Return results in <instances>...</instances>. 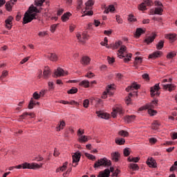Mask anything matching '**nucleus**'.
<instances>
[{
    "mask_svg": "<svg viewBox=\"0 0 177 177\" xmlns=\"http://www.w3.org/2000/svg\"><path fill=\"white\" fill-rule=\"evenodd\" d=\"M37 13H41V10H38L37 7L30 6L28 12L24 14V17L23 18L24 24L31 23L34 19H37Z\"/></svg>",
    "mask_w": 177,
    "mask_h": 177,
    "instance_id": "1",
    "label": "nucleus"
},
{
    "mask_svg": "<svg viewBox=\"0 0 177 177\" xmlns=\"http://www.w3.org/2000/svg\"><path fill=\"white\" fill-rule=\"evenodd\" d=\"M118 57H120V59L124 57V63H128V62H131L132 54H127V47L125 46H122L120 50H118Z\"/></svg>",
    "mask_w": 177,
    "mask_h": 177,
    "instance_id": "2",
    "label": "nucleus"
},
{
    "mask_svg": "<svg viewBox=\"0 0 177 177\" xmlns=\"http://www.w3.org/2000/svg\"><path fill=\"white\" fill-rule=\"evenodd\" d=\"M42 163L38 165L37 163L24 162L21 165L15 166V168H17V169H21V168L22 169H37V168H42Z\"/></svg>",
    "mask_w": 177,
    "mask_h": 177,
    "instance_id": "3",
    "label": "nucleus"
},
{
    "mask_svg": "<svg viewBox=\"0 0 177 177\" xmlns=\"http://www.w3.org/2000/svg\"><path fill=\"white\" fill-rule=\"evenodd\" d=\"M111 165V160L107 159L106 158H103L98 159L93 165V168L95 169L97 168H100V167H110Z\"/></svg>",
    "mask_w": 177,
    "mask_h": 177,
    "instance_id": "4",
    "label": "nucleus"
},
{
    "mask_svg": "<svg viewBox=\"0 0 177 177\" xmlns=\"http://www.w3.org/2000/svg\"><path fill=\"white\" fill-rule=\"evenodd\" d=\"M158 103V101L155 100L146 106L147 109H148L149 114H150L151 115H156V114H157V111L153 109H154L155 106H157Z\"/></svg>",
    "mask_w": 177,
    "mask_h": 177,
    "instance_id": "5",
    "label": "nucleus"
},
{
    "mask_svg": "<svg viewBox=\"0 0 177 177\" xmlns=\"http://www.w3.org/2000/svg\"><path fill=\"white\" fill-rule=\"evenodd\" d=\"M160 91V84H156L154 85V86L151 87V95L152 97L160 96V91Z\"/></svg>",
    "mask_w": 177,
    "mask_h": 177,
    "instance_id": "6",
    "label": "nucleus"
},
{
    "mask_svg": "<svg viewBox=\"0 0 177 177\" xmlns=\"http://www.w3.org/2000/svg\"><path fill=\"white\" fill-rule=\"evenodd\" d=\"M54 75L57 78V77H64L65 75H68V72L63 70V68L59 67L55 70Z\"/></svg>",
    "mask_w": 177,
    "mask_h": 177,
    "instance_id": "7",
    "label": "nucleus"
},
{
    "mask_svg": "<svg viewBox=\"0 0 177 177\" xmlns=\"http://www.w3.org/2000/svg\"><path fill=\"white\" fill-rule=\"evenodd\" d=\"M73 167H77L80 160H81V153L80 152L75 153L73 156Z\"/></svg>",
    "mask_w": 177,
    "mask_h": 177,
    "instance_id": "8",
    "label": "nucleus"
},
{
    "mask_svg": "<svg viewBox=\"0 0 177 177\" xmlns=\"http://www.w3.org/2000/svg\"><path fill=\"white\" fill-rule=\"evenodd\" d=\"M144 3L140 5V10H146V5L147 6H151L153 5V1L151 0H143Z\"/></svg>",
    "mask_w": 177,
    "mask_h": 177,
    "instance_id": "9",
    "label": "nucleus"
},
{
    "mask_svg": "<svg viewBox=\"0 0 177 177\" xmlns=\"http://www.w3.org/2000/svg\"><path fill=\"white\" fill-rule=\"evenodd\" d=\"M77 39L80 41V42H82L84 44V42H85V41H86V39H88V35H86V33H83L82 35L80 33H77L76 35Z\"/></svg>",
    "mask_w": 177,
    "mask_h": 177,
    "instance_id": "10",
    "label": "nucleus"
},
{
    "mask_svg": "<svg viewBox=\"0 0 177 177\" xmlns=\"http://www.w3.org/2000/svg\"><path fill=\"white\" fill-rule=\"evenodd\" d=\"M157 37V35L155 32H152L151 36H148L145 39V42L147 44V45H149V44H151L154 39H156V37Z\"/></svg>",
    "mask_w": 177,
    "mask_h": 177,
    "instance_id": "11",
    "label": "nucleus"
},
{
    "mask_svg": "<svg viewBox=\"0 0 177 177\" xmlns=\"http://www.w3.org/2000/svg\"><path fill=\"white\" fill-rule=\"evenodd\" d=\"M124 114V111H122V108L121 106L117 107L115 109H113L112 112L113 118H115L117 117V113Z\"/></svg>",
    "mask_w": 177,
    "mask_h": 177,
    "instance_id": "12",
    "label": "nucleus"
},
{
    "mask_svg": "<svg viewBox=\"0 0 177 177\" xmlns=\"http://www.w3.org/2000/svg\"><path fill=\"white\" fill-rule=\"evenodd\" d=\"M110 176V169H105L104 171L99 172L97 177H109Z\"/></svg>",
    "mask_w": 177,
    "mask_h": 177,
    "instance_id": "13",
    "label": "nucleus"
},
{
    "mask_svg": "<svg viewBox=\"0 0 177 177\" xmlns=\"http://www.w3.org/2000/svg\"><path fill=\"white\" fill-rule=\"evenodd\" d=\"M80 63L83 66H88L89 64V63H91V59L88 56H84V57H82Z\"/></svg>",
    "mask_w": 177,
    "mask_h": 177,
    "instance_id": "14",
    "label": "nucleus"
},
{
    "mask_svg": "<svg viewBox=\"0 0 177 177\" xmlns=\"http://www.w3.org/2000/svg\"><path fill=\"white\" fill-rule=\"evenodd\" d=\"M162 55V52L156 51L149 55V59H157V57H161Z\"/></svg>",
    "mask_w": 177,
    "mask_h": 177,
    "instance_id": "15",
    "label": "nucleus"
},
{
    "mask_svg": "<svg viewBox=\"0 0 177 177\" xmlns=\"http://www.w3.org/2000/svg\"><path fill=\"white\" fill-rule=\"evenodd\" d=\"M27 115H30L31 118H34V117H35V115L34 113H28L27 112H25L19 116L18 121H21V120H26V118H27Z\"/></svg>",
    "mask_w": 177,
    "mask_h": 177,
    "instance_id": "16",
    "label": "nucleus"
},
{
    "mask_svg": "<svg viewBox=\"0 0 177 177\" xmlns=\"http://www.w3.org/2000/svg\"><path fill=\"white\" fill-rule=\"evenodd\" d=\"M17 0H10V1H8L6 3V8L8 12H10L12 10V6L15 5V2H17Z\"/></svg>",
    "mask_w": 177,
    "mask_h": 177,
    "instance_id": "17",
    "label": "nucleus"
},
{
    "mask_svg": "<svg viewBox=\"0 0 177 177\" xmlns=\"http://www.w3.org/2000/svg\"><path fill=\"white\" fill-rule=\"evenodd\" d=\"M13 20V17L10 16L8 17V19L6 20V27L10 30L12 28V21Z\"/></svg>",
    "mask_w": 177,
    "mask_h": 177,
    "instance_id": "18",
    "label": "nucleus"
},
{
    "mask_svg": "<svg viewBox=\"0 0 177 177\" xmlns=\"http://www.w3.org/2000/svg\"><path fill=\"white\" fill-rule=\"evenodd\" d=\"M120 154L119 153V152H113L111 153V158L113 160V161H115V162H118L119 158H120Z\"/></svg>",
    "mask_w": 177,
    "mask_h": 177,
    "instance_id": "19",
    "label": "nucleus"
},
{
    "mask_svg": "<svg viewBox=\"0 0 177 177\" xmlns=\"http://www.w3.org/2000/svg\"><path fill=\"white\" fill-rule=\"evenodd\" d=\"M162 88L163 89H165L166 91H169V92L174 91V89H175V86H174V84H163L162 85Z\"/></svg>",
    "mask_w": 177,
    "mask_h": 177,
    "instance_id": "20",
    "label": "nucleus"
},
{
    "mask_svg": "<svg viewBox=\"0 0 177 177\" xmlns=\"http://www.w3.org/2000/svg\"><path fill=\"white\" fill-rule=\"evenodd\" d=\"M147 165H149V167H151L152 168H156V167H157V163L156 162V160L153 158L149 159L147 161Z\"/></svg>",
    "mask_w": 177,
    "mask_h": 177,
    "instance_id": "21",
    "label": "nucleus"
},
{
    "mask_svg": "<svg viewBox=\"0 0 177 177\" xmlns=\"http://www.w3.org/2000/svg\"><path fill=\"white\" fill-rule=\"evenodd\" d=\"M96 113L100 118H104V120H109V118H110V115L107 113H102L100 111H97Z\"/></svg>",
    "mask_w": 177,
    "mask_h": 177,
    "instance_id": "22",
    "label": "nucleus"
},
{
    "mask_svg": "<svg viewBox=\"0 0 177 177\" xmlns=\"http://www.w3.org/2000/svg\"><path fill=\"white\" fill-rule=\"evenodd\" d=\"M44 78H49V75H50V69L49 67L46 66L44 72H43Z\"/></svg>",
    "mask_w": 177,
    "mask_h": 177,
    "instance_id": "23",
    "label": "nucleus"
},
{
    "mask_svg": "<svg viewBox=\"0 0 177 177\" xmlns=\"http://www.w3.org/2000/svg\"><path fill=\"white\" fill-rule=\"evenodd\" d=\"M140 88V86L137 84L136 83H133L131 86H128L127 88H126V91L127 92H129V91L131 90H133V89H139Z\"/></svg>",
    "mask_w": 177,
    "mask_h": 177,
    "instance_id": "24",
    "label": "nucleus"
},
{
    "mask_svg": "<svg viewBox=\"0 0 177 177\" xmlns=\"http://www.w3.org/2000/svg\"><path fill=\"white\" fill-rule=\"evenodd\" d=\"M86 10H89L93 5H95V0H88L86 3Z\"/></svg>",
    "mask_w": 177,
    "mask_h": 177,
    "instance_id": "25",
    "label": "nucleus"
},
{
    "mask_svg": "<svg viewBox=\"0 0 177 177\" xmlns=\"http://www.w3.org/2000/svg\"><path fill=\"white\" fill-rule=\"evenodd\" d=\"M166 38L169 39V41H171V42H174V41H176V34H168L167 35Z\"/></svg>",
    "mask_w": 177,
    "mask_h": 177,
    "instance_id": "26",
    "label": "nucleus"
},
{
    "mask_svg": "<svg viewBox=\"0 0 177 177\" xmlns=\"http://www.w3.org/2000/svg\"><path fill=\"white\" fill-rule=\"evenodd\" d=\"M135 118H136V115H127L124 118L125 121H127V122H132V121H133L135 120Z\"/></svg>",
    "mask_w": 177,
    "mask_h": 177,
    "instance_id": "27",
    "label": "nucleus"
},
{
    "mask_svg": "<svg viewBox=\"0 0 177 177\" xmlns=\"http://www.w3.org/2000/svg\"><path fill=\"white\" fill-rule=\"evenodd\" d=\"M48 57L51 62H57V55L55 53H50Z\"/></svg>",
    "mask_w": 177,
    "mask_h": 177,
    "instance_id": "28",
    "label": "nucleus"
},
{
    "mask_svg": "<svg viewBox=\"0 0 177 177\" xmlns=\"http://www.w3.org/2000/svg\"><path fill=\"white\" fill-rule=\"evenodd\" d=\"M115 144L119 145H122L125 144V139L118 138L115 140Z\"/></svg>",
    "mask_w": 177,
    "mask_h": 177,
    "instance_id": "29",
    "label": "nucleus"
},
{
    "mask_svg": "<svg viewBox=\"0 0 177 177\" xmlns=\"http://www.w3.org/2000/svg\"><path fill=\"white\" fill-rule=\"evenodd\" d=\"M163 11L164 10H162V7H156L155 8V10H154V15H162Z\"/></svg>",
    "mask_w": 177,
    "mask_h": 177,
    "instance_id": "30",
    "label": "nucleus"
},
{
    "mask_svg": "<svg viewBox=\"0 0 177 177\" xmlns=\"http://www.w3.org/2000/svg\"><path fill=\"white\" fill-rule=\"evenodd\" d=\"M78 140L80 143H85V142H88V136H80Z\"/></svg>",
    "mask_w": 177,
    "mask_h": 177,
    "instance_id": "31",
    "label": "nucleus"
},
{
    "mask_svg": "<svg viewBox=\"0 0 177 177\" xmlns=\"http://www.w3.org/2000/svg\"><path fill=\"white\" fill-rule=\"evenodd\" d=\"M71 16V14L70 12H66L64 14L62 17V21H67L70 19V17Z\"/></svg>",
    "mask_w": 177,
    "mask_h": 177,
    "instance_id": "32",
    "label": "nucleus"
},
{
    "mask_svg": "<svg viewBox=\"0 0 177 177\" xmlns=\"http://www.w3.org/2000/svg\"><path fill=\"white\" fill-rule=\"evenodd\" d=\"M114 10H115V8L113 6V5H110L107 9H106L104 11V13H109V12H114Z\"/></svg>",
    "mask_w": 177,
    "mask_h": 177,
    "instance_id": "33",
    "label": "nucleus"
},
{
    "mask_svg": "<svg viewBox=\"0 0 177 177\" xmlns=\"http://www.w3.org/2000/svg\"><path fill=\"white\" fill-rule=\"evenodd\" d=\"M66 127V122L64 121H61L57 127V131H59L61 129H63Z\"/></svg>",
    "mask_w": 177,
    "mask_h": 177,
    "instance_id": "34",
    "label": "nucleus"
},
{
    "mask_svg": "<svg viewBox=\"0 0 177 177\" xmlns=\"http://www.w3.org/2000/svg\"><path fill=\"white\" fill-rule=\"evenodd\" d=\"M160 127V122L155 120L152 124L151 128L152 129H158V127Z\"/></svg>",
    "mask_w": 177,
    "mask_h": 177,
    "instance_id": "35",
    "label": "nucleus"
},
{
    "mask_svg": "<svg viewBox=\"0 0 177 177\" xmlns=\"http://www.w3.org/2000/svg\"><path fill=\"white\" fill-rule=\"evenodd\" d=\"M164 48V40H160L156 45V48L158 50H161Z\"/></svg>",
    "mask_w": 177,
    "mask_h": 177,
    "instance_id": "36",
    "label": "nucleus"
},
{
    "mask_svg": "<svg viewBox=\"0 0 177 177\" xmlns=\"http://www.w3.org/2000/svg\"><path fill=\"white\" fill-rule=\"evenodd\" d=\"M80 86H84V88H88L89 86V81L83 80L80 83Z\"/></svg>",
    "mask_w": 177,
    "mask_h": 177,
    "instance_id": "37",
    "label": "nucleus"
},
{
    "mask_svg": "<svg viewBox=\"0 0 177 177\" xmlns=\"http://www.w3.org/2000/svg\"><path fill=\"white\" fill-rule=\"evenodd\" d=\"M143 32H145L143 29L138 28L136 29V37H138V38H139V37H140V35H142V34H143Z\"/></svg>",
    "mask_w": 177,
    "mask_h": 177,
    "instance_id": "38",
    "label": "nucleus"
},
{
    "mask_svg": "<svg viewBox=\"0 0 177 177\" xmlns=\"http://www.w3.org/2000/svg\"><path fill=\"white\" fill-rule=\"evenodd\" d=\"M122 45V41H119L116 42L115 44L112 45V49H118L120 46Z\"/></svg>",
    "mask_w": 177,
    "mask_h": 177,
    "instance_id": "39",
    "label": "nucleus"
},
{
    "mask_svg": "<svg viewBox=\"0 0 177 177\" xmlns=\"http://www.w3.org/2000/svg\"><path fill=\"white\" fill-rule=\"evenodd\" d=\"M128 161H129V162H138L139 161V158L138 157L133 158V157L129 156L128 158Z\"/></svg>",
    "mask_w": 177,
    "mask_h": 177,
    "instance_id": "40",
    "label": "nucleus"
},
{
    "mask_svg": "<svg viewBox=\"0 0 177 177\" xmlns=\"http://www.w3.org/2000/svg\"><path fill=\"white\" fill-rule=\"evenodd\" d=\"M77 92H78V88L73 87L71 89L67 91V93H68L69 95H73V93H77Z\"/></svg>",
    "mask_w": 177,
    "mask_h": 177,
    "instance_id": "41",
    "label": "nucleus"
},
{
    "mask_svg": "<svg viewBox=\"0 0 177 177\" xmlns=\"http://www.w3.org/2000/svg\"><path fill=\"white\" fill-rule=\"evenodd\" d=\"M176 56V52L175 51H171L167 55V59H172L173 57H175Z\"/></svg>",
    "mask_w": 177,
    "mask_h": 177,
    "instance_id": "42",
    "label": "nucleus"
},
{
    "mask_svg": "<svg viewBox=\"0 0 177 177\" xmlns=\"http://www.w3.org/2000/svg\"><path fill=\"white\" fill-rule=\"evenodd\" d=\"M118 135H120V136L127 137L129 136V133L124 130H122L118 132Z\"/></svg>",
    "mask_w": 177,
    "mask_h": 177,
    "instance_id": "43",
    "label": "nucleus"
},
{
    "mask_svg": "<svg viewBox=\"0 0 177 177\" xmlns=\"http://www.w3.org/2000/svg\"><path fill=\"white\" fill-rule=\"evenodd\" d=\"M35 104H37V102L34 101V100L31 99V100L30 101V103L28 104V109H34V106H35Z\"/></svg>",
    "mask_w": 177,
    "mask_h": 177,
    "instance_id": "44",
    "label": "nucleus"
},
{
    "mask_svg": "<svg viewBox=\"0 0 177 177\" xmlns=\"http://www.w3.org/2000/svg\"><path fill=\"white\" fill-rule=\"evenodd\" d=\"M9 73L8 72V71H3L2 72V75L0 77V80L1 81H3V79L5 78V77H8Z\"/></svg>",
    "mask_w": 177,
    "mask_h": 177,
    "instance_id": "45",
    "label": "nucleus"
},
{
    "mask_svg": "<svg viewBox=\"0 0 177 177\" xmlns=\"http://www.w3.org/2000/svg\"><path fill=\"white\" fill-rule=\"evenodd\" d=\"M130 168L133 169V171H138L139 169V166L137 164L131 163L130 164Z\"/></svg>",
    "mask_w": 177,
    "mask_h": 177,
    "instance_id": "46",
    "label": "nucleus"
},
{
    "mask_svg": "<svg viewBox=\"0 0 177 177\" xmlns=\"http://www.w3.org/2000/svg\"><path fill=\"white\" fill-rule=\"evenodd\" d=\"M132 96H133V94H132V93H130L129 94V96L127 97V98L126 99V104L127 105L131 104V97H132Z\"/></svg>",
    "mask_w": 177,
    "mask_h": 177,
    "instance_id": "47",
    "label": "nucleus"
},
{
    "mask_svg": "<svg viewBox=\"0 0 177 177\" xmlns=\"http://www.w3.org/2000/svg\"><path fill=\"white\" fill-rule=\"evenodd\" d=\"M123 153H124V156H125V157H128V156H129L131 154L129 148H125L123 151Z\"/></svg>",
    "mask_w": 177,
    "mask_h": 177,
    "instance_id": "48",
    "label": "nucleus"
},
{
    "mask_svg": "<svg viewBox=\"0 0 177 177\" xmlns=\"http://www.w3.org/2000/svg\"><path fill=\"white\" fill-rule=\"evenodd\" d=\"M45 2V0H37L35 1L36 6H42V4Z\"/></svg>",
    "mask_w": 177,
    "mask_h": 177,
    "instance_id": "49",
    "label": "nucleus"
},
{
    "mask_svg": "<svg viewBox=\"0 0 177 177\" xmlns=\"http://www.w3.org/2000/svg\"><path fill=\"white\" fill-rule=\"evenodd\" d=\"M83 5V1L82 0H77V9L80 10V9H82Z\"/></svg>",
    "mask_w": 177,
    "mask_h": 177,
    "instance_id": "50",
    "label": "nucleus"
},
{
    "mask_svg": "<svg viewBox=\"0 0 177 177\" xmlns=\"http://www.w3.org/2000/svg\"><path fill=\"white\" fill-rule=\"evenodd\" d=\"M86 157L88 158V160H96V156L91 154V153H86Z\"/></svg>",
    "mask_w": 177,
    "mask_h": 177,
    "instance_id": "51",
    "label": "nucleus"
},
{
    "mask_svg": "<svg viewBox=\"0 0 177 177\" xmlns=\"http://www.w3.org/2000/svg\"><path fill=\"white\" fill-rule=\"evenodd\" d=\"M111 89H113V87L110 85L108 86V87L106 88V93L108 95H113V92L110 91H111Z\"/></svg>",
    "mask_w": 177,
    "mask_h": 177,
    "instance_id": "52",
    "label": "nucleus"
},
{
    "mask_svg": "<svg viewBox=\"0 0 177 177\" xmlns=\"http://www.w3.org/2000/svg\"><path fill=\"white\" fill-rule=\"evenodd\" d=\"M83 106L85 109H88L89 106V100H84L83 102Z\"/></svg>",
    "mask_w": 177,
    "mask_h": 177,
    "instance_id": "53",
    "label": "nucleus"
},
{
    "mask_svg": "<svg viewBox=\"0 0 177 177\" xmlns=\"http://www.w3.org/2000/svg\"><path fill=\"white\" fill-rule=\"evenodd\" d=\"M142 63V57H136L135 64H140Z\"/></svg>",
    "mask_w": 177,
    "mask_h": 177,
    "instance_id": "54",
    "label": "nucleus"
},
{
    "mask_svg": "<svg viewBox=\"0 0 177 177\" xmlns=\"http://www.w3.org/2000/svg\"><path fill=\"white\" fill-rule=\"evenodd\" d=\"M116 21L118 24H122L123 23L122 19L119 15H116Z\"/></svg>",
    "mask_w": 177,
    "mask_h": 177,
    "instance_id": "55",
    "label": "nucleus"
},
{
    "mask_svg": "<svg viewBox=\"0 0 177 177\" xmlns=\"http://www.w3.org/2000/svg\"><path fill=\"white\" fill-rule=\"evenodd\" d=\"M92 15H93V11L90 10L86 12L84 15H82V17H84V16H92Z\"/></svg>",
    "mask_w": 177,
    "mask_h": 177,
    "instance_id": "56",
    "label": "nucleus"
},
{
    "mask_svg": "<svg viewBox=\"0 0 177 177\" xmlns=\"http://www.w3.org/2000/svg\"><path fill=\"white\" fill-rule=\"evenodd\" d=\"M128 20H129V21H131V22L136 21V19L135 18V17H133V15H129Z\"/></svg>",
    "mask_w": 177,
    "mask_h": 177,
    "instance_id": "57",
    "label": "nucleus"
},
{
    "mask_svg": "<svg viewBox=\"0 0 177 177\" xmlns=\"http://www.w3.org/2000/svg\"><path fill=\"white\" fill-rule=\"evenodd\" d=\"M156 142H157L156 138H149V143H151V145H154Z\"/></svg>",
    "mask_w": 177,
    "mask_h": 177,
    "instance_id": "58",
    "label": "nucleus"
},
{
    "mask_svg": "<svg viewBox=\"0 0 177 177\" xmlns=\"http://www.w3.org/2000/svg\"><path fill=\"white\" fill-rule=\"evenodd\" d=\"M57 28V25H56V24L52 25L50 27L51 32H55V31H56Z\"/></svg>",
    "mask_w": 177,
    "mask_h": 177,
    "instance_id": "59",
    "label": "nucleus"
},
{
    "mask_svg": "<svg viewBox=\"0 0 177 177\" xmlns=\"http://www.w3.org/2000/svg\"><path fill=\"white\" fill-rule=\"evenodd\" d=\"M33 97H34V99H35L36 100H38V99H39V97H41L39 96V94L37 92H35V93H33Z\"/></svg>",
    "mask_w": 177,
    "mask_h": 177,
    "instance_id": "60",
    "label": "nucleus"
},
{
    "mask_svg": "<svg viewBox=\"0 0 177 177\" xmlns=\"http://www.w3.org/2000/svg\"><path fill=\"white\" fill-rule=\"evenodd\" d=\"M85 77H87V78H92V77H95V74L92 72H88Z\"/></svg>",
    "mask_w": 177,
    "mask_h": 177,
    "instance_id": "61",
    "label": "nucleus"
},
{
    "mask_svg": "<svg viewBox=\"0 0 177 177\" xmlns=\"http://www.w3.org/2000/svg\"><path fill=\"white\" fill-rule=\"evenodd\" d=\"M66 168V165H64L62 167H61L59 169H57V172H59L60 171H62L63 172V171H65Z\"/></svg>",
    "mask_w": 177,
    "mask_h": 177,
    "instance_id": "62",
    "label": "nucleus"
},
{
    "mask_svg": "<svg viewBox=\"0 0 177 177\" xmlns=\"http://www.w3.org/2000/svg\"><path fill=\"white\" fill-rule=\"evenodd\" d=\"M155 6H159V8H162V3H161L160 1H155Z\"/></svg>",
    "mask_w": 177,
    "mask_h": 177,
    "instance_id": "63",
    "label": "nucleus"
},
{
    "mask_svg": "<svg viewBox=\"0 0 177 177\" xmlns=\"http://www.w3.org/2000/svg\"><path fill=\"white\" fill-rule=\"evenodd\" d=\"M30 59V57H25L21 61V64H24V63H26V62H28V59Z\"/></svg>",
    "mask_w": 177,
    "mask_h": 177,
    "instance_id": "64",
    "label": "nucleus"
}]
</instances>
